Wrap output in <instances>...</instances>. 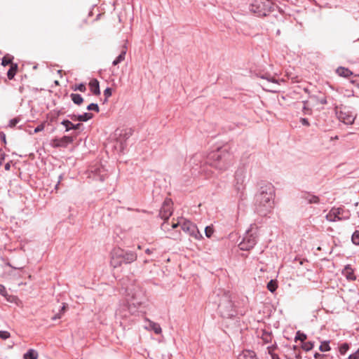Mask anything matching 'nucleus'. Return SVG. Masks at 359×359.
<instances>
[{
    "label": "nucleus",
    "mask_w": 359,
    "mask_h": 359,
    "mask_svg": "<svg viewBox=\"0 0 359 359\" xmlns=\"http://www.w3.org/2000/svg\"><path fill=\"white\" fill-rule=\"evenodd\" d=\"M153 250L147 248L146 250H145V252L148 255H150L151 253H152Z\"/></svg>",
    "instance_id": "nucleus-52"
},
{
    "label": "nucleus",
    "mask_w": 359,
    "mask_h": 359,
    "mask_svg": "<svg viewBox=\"0 0 359 359\" xmlns=\"http://www.w3.org/2000/svg\"><path fill=\"white\" fill-rule=\"evenodd\" d=\"M44 127H45L44 123H41V124L39 125V126H38L34 129V133H39V132H41V131L43 130Z\"/></svg>",
    "instance_id": "nucleus-41"
},
{
    "label": "nucleus",
    "mask_w": 359,
    "mask_h": 359,
    "mask_svg": "<svg viewBox=\"0 0 359 359\" xmlns=\"http://www.w3.org/2000/svg\"><path fill=\"white\" fill-rule=\"evenodd\" d=\"M238 359H258V358L255 351L245 349L238 355Z\"/></svg>",
    "instance_id": "nucleus-17"
},
{
    "label": "nucleus",
    "mask_w": 359,
    "mask_h": 359,
    "mask_svg": "<svg viewBox=\"0 0 359 359\" xmlns=\"http://www.w3.org/2000/svg\"><path fill=\"white\" fill-rule=\"evenodd\" d=\"M348 349L349 345L347 343H344L339 347V352L341 355H344Z\"/></svg>",
    "instance_id": "nucleus-33"
},
{
    "label": "nucleus",
    "mask_w": 359,
    "mask_h": 359,
    "mask_svg": "<svg viewBox=\"0 0 359 359\" xmlns=\"http://www.w3.org/2000/svg\"><path fill=\"white\" fill-rule=\"evenodd\" d=\"M178 225H179V224H178V223L173 224L172 225V229H175V228L177 227V226H178Z\"/></svg>",
    "instance_id": "nucleus-54"
},
{
    "label": "nucleus",
    "mask_w": 359,
    "mask_h": 359,
    "mask_svg": "<svg viewBox=\"0 0 359 359\" xmlns=\"http://www.w3.org/2000/svg\"><path fill=\"white\" fill-rule=\"evenodd\" d=\"M167 226H168V224L165 222L163 223L162 225H161L162 229L164 230V231H166L167 229H168Z\"/></svg>",
    "instance_id": "nucleus-50"
},
{
    "label": "nucleus",
    "mask_w": 359,
    "mask_h": 359,
    "mask_svg": "<svg viewBox=\"0 0 359 359\" xmlns=\"http://www.w3.org/2000/svg\"><path fill=\"white\" fill-rule=\"evenodd\" d=\"M0 294L4 297L7 295V292H6V287L3 285H1V284H0Z\"/></svg>",
    "instance_id": "nucleus-44"
},
{
    "label": "nucleus",
    "mask_w": 359,
    "mask_h": 359,
    "mask_svg": "<svg viewBox=\"0 0 359 359\" xmlns=\"http://www.w3.org/2000/svg\"><path fill=\"white\" fill-rule=\"evenodd\" d=\"M214 233V229L212 226H208L205 229V233L208 238H210Z\"/></svg>",
    "instance_id": "nucleus-31"
},
{
    "label": "nucleus",
    "mask_w": 359,
    "mask_h": 359,
    "mask_svg": "<svg viewBox=\"0 0 359 359\" xmlns=\"http://www.w3.org/2000/svg\"><path fill=\"white\" fill-rule=\"evenodd\" d=\"M39 354L38 352L33 349L30 348L29 349L24 355L23 358L24 359H38Z\"/></svg>",
    "instance_id": "nucleus-20"
},
{
    "label": "nucleus",
    "mask_w": 359,
    "mask_h": 359,
    "mask_svg": "<svg viewBox=\"0 0 359 359\" xmlns=\"http://www.w3.org/2000/svg\"><path fill=\"white\" fill-rule=\"evenodd\" d=\"M275 189L271 184H266L261 187L255 196L257 212L262 215H266L273 208Z\"/></svg>",
    "instance_id": "nucleus-1"
},
{
    "label": "nucleus",
    "mask_w": 359,
    "mask_h": 359,
    "mask_svg": "<svg viewBox=\"0 0 359 359\" xmlns=\"http://www.w3.org/2000/svg\"><path fill=\"white\" fill-rule=\"evenodd\" d=\"M61 124L65 127V128H66L65 130L67 132L72 129H74V130L79 129L80 126H81V123L74 124L69 120L62 121Z\"/></svg>",
    "instance_id": "nucleus-19"
},
{
    "label": "nucleus",
    "mask_w": 359,
    "mask_h": 359,
    "mask_svg": "<svg viewBox=\"0 0 359 359\" xmlns=\"http://www.w3.org/2000/svg\"><path fill=\"white\" fill-rule=\"evenodd\" d=\"M104 95L106 97L107 99L111 95V89L110 88H107L104 90Z\"/></svg>",
    "instance_id": "nucleus-42"
},
{
    "label": "nucleus",
    "mask_w": 359,
    "mask_h": 359,
    "mask_svg": "<svg viewBox=\"0 0 359 359\" xmlns=\"http://www.w3.org/2000/svg\"><path fill=\"white\" fill-rule=\"evenodd\" d=\"M267 348H268L269 353L271 355L272 359H279V357L278 355L272 353V351H273L272 346H269Z\"/></svg>",
    "instance_id": "nucleus-39"
},
{
    "label": "nucleus",
    "mask_w": 359,
    "mask_h": 359,
    "mask_svg": "<svg viewBox=\"0 0 359 359\" xmlns=\"http://www.w3.org/2000/svg\"><path fill=\"white\" fill-rule=\"evenodd\" d=\"M345 271H346V277L348 279L355 280V277L353 275L352 269L348 265L345 268Z\"/></svg>",
    "instance_id": "nucleus-27"
},
{
    "label": "nucleus",
    "mask_w": 359,
    "mask_h": 359,
    "mask_svg": "<svg viewBox=\"0 0 359 359\" xmlns=\"http://www.w3.org/2000/svg\"><path fill=\"white\" fill-rule=\"evenodd\" d=\"M335 111L339 121L346 125H351L353 123L356 116L346 107L339 108L336 106Z\"/></svg>",
    "instance_id": "nucleus-11"
},
{
    "label": "nucleus",
    "mask_w": 359,
    "mask_h": 359,
    "mask_svg": "<svg viewBox=\"0 0 359 359\" xmlns=\"http://www.w3.org/2000/svg\"><path fill=\"white\" fill-rule=\"evenodd\" d=\"M276 288H277V283L275 280H271L268 283L267 289L270 292H273L274 291H276Z\"/></svg>",
    "instance_id": "nucleus-26"
},
{
    "label": "nucleus",
    "mask_w": 359,
    "mask_h": 359,
    "mask_svg": "<svg viewBox=\"0 0 359 359\" xmlns=\"http://www.w3.org/2000/svg\"><path fill=\"white\" fill-rule=\"evenodd\" d=\"M351 213L349 210L344 208H332L326 215V219L330 222L337 221L347 220L350 218Z\"/></svg>",
    "instance_id": "nucleus-9"
},
{
    "label": "nucleus",
    "mask_w": 359,
    "mask_h": 359,
    "mask_svg": "<svg viewBox=\"0 0 359 359\" xmlns=\"http://www.w3.org/2000/svg\"><path fill=\"white\" fill-rule=\"evenodd\" d=\"M336 72L338 75L343 77H348L352 74V72L347 68L339 67L337 69Z\"/></svg>",
    "instance_id": "nucleus-21"
},
{
    "label": "nucleus",
    "mask_w": 359,
    "mask_h": 359,
    "mask_svg": "<svg viewBox=\"0 0 359 359\" xmlns=\"http://www.w3.org/2000/svg\"><path fill=\"white\" fill-rule=\"evenodd\" d=\"M65 309H66V306H65V304H63V306H62L60 312H64L65 311Z\"/></svg>",
    "instance_id": "nucleus-53"
},
{
    "label": "nucleus",
    "mask_w": 359,
    "mask_h": 359,
    "mask_svg": "<svg viewBox=\"0 0 359 359\" xmlns=\"http://www.w3.org/2000/svg\"><path fill=\"white\" fill-rule=\"evenodd\" d=\"M72 121H79V115L72 114L69 116Z\"/></svg>",
    "instance_id": "nucleus-47"
},
{
    "label": "nucleus",
    "mask_w": 359,
    "mask_h": 359,
    "mask_svg": "<svg viewBox=\"0 0 359 359\" xmlns=\"http://www.w3.org/2000/svg\"><path fill=\"white\" fill-rule=\"evenodd\" d=\"M18 69L17 64H11L10 69L7 72V76L9 79H13L16 74Z\"/></svg>",
    "instance_id": "nucleus-24"
},
{
    "label": "nucleus",
    "mask_w": 359,
    "mask_h": 359,
    "mask_svg": "<svg viewBox=\"0 0 359 359\" xmlns=\"http://www.w3.org/2000/svg\"><path fill=\"white\" fill-rule=\"evenodd\" d=\"M137 255L133 252H125L121 249H114L111 252L110 264L114 268L120 266L123 263L130 264L135 261Z\"/></svg>",
    "instance_id": "nucleus-5"
},
{
    "label": "nucleus",
    "mask_w": 359,
    "mask_h": 359,
    "mask_svg": "<svg viewBox=\"0 0 359 359\" xmlns=\"http://www.w3.org/2000/svg\"><path fill=\"white\" fill-rule=\"evenodd\" d=\"M73 138L70 136H63L60 139H55L53 141V145L55 147H65L69 144L72 143L73 142Z\"/></svg>",
    "instance_id": "nucleus-15"
},
{
    "label": "nucleus",
    "mask_w": 359,
    "mask_h": 359,
    "mask_svg": "<svg viewBox=\"0 0 359 359\" xmlns=\"http://www.w3.org/2000/svg\"><path fill=\"white\" fill-rule=\"evenodd\" d=\"M148 262H149V260H147V259H146V260H144V264H147V263H148Z\"/></svg>",
    "instance_id": "nucleus-56"
},
{
    "label": "nucleus",
    "mask_w": 359,
    "mask_h": 359,
    "mask_svg": "<svg viewBox=\"0 0 359 359\" xmlns=\"http://www.w3.org/2000/svg\"><path fill=\"white\" fill-rule=\"evenodd\" d=\"M126 54V47H124L123 49L121 50V53L119 54V55L113 61V65H117L122 61H123L125 60Z\"/></svg>",
    "instance_id": "nucleus-22"
},
{
    "label": "nucleus",
    "mask_w": 359,
    "mask_h": 359,
    "mask_svg": "<svg viewBox=\"0 0 359 359\" xmlns=\"http://www.w3.org/2000/svg\"><path fill=\"white\" fill-rule=\"evenodd\" d=\"M231 156L224 150H217L210 153L208 163L221 171L227 170L231 165Z\"/></svg>",
    "instance_id": "nucleus-3"
},
{
    "label": "nucleus",
    "mask_w": 359,
    "mask_h": 359,
    "mask_svg": "<svg viewBox=\"0 0 359 359\" xmlns=\"http://www.w3.org/2000/svg\"><path fill=\"white\" fill-rule=\"evenodd\" d=\"M61 318V314H60V313H57V314L55 315V316L52 318V320H55L59 319V318Z\"/></svg>",
    "instance_id": "nucleus-49"
},
{
    "label": "nucleus",
    "mask_w": 359,
    "mask_h": 359,
    "mask_svg": "<svg viewBox=\"0 0 359 359\" xmlns=\"http://www.w3.org/2000/svg\"><path fill=\"white\" fill-rule=\"evenodd\" d=\"M246 173L247 170L245 168H238L235 173L233 187L240 198L243 197V191L245 190Z\"/></svg>",
    "instance_id": "nucleus-10"
},
{
    "label": "nucleus",
    "mask_w": 359,
    "mask_h": 359,
    "mask_svg": "<svg viewBox=\"0 0 359 359\" xmlns=\"http://www.w3.org/2000/svg\"><path fill=\"white\" fill-rule=\"evenodd\" d=\"M93 117V114L91 113H84L83 114L79 115V121H88Z\"/></svg>",
    "instance_id": "nucleus-25"
},
{
    "label": "nucleus",
    "mask_w": 359,
    "mask_h": 359,
    "mask_svg": "<svg viewBox=\"0 0 359 359\" xmlns=\"http://www.w3.org/2000/svg\"><path fill=\"white\" fill-rule=\"evenodd\" d=\"M257 228L251 225L250 229L246 231L242 242L240 243L238 245L239 248L241 250H250L257 243Z\"/></svg>",
    "instance_id": "nucleus-6"
},
{
    "label": "nucleus",
    "mask_w": 359,
    "mask_h": 359,
    "mask_svg": "<svg viewBox=\"0 0 359 359\" xmlns=\"http://www.w3.org/2000/svg\"><path fill=\"white\" fill-rule=\"evenodd\" d=\"M306 339V335L304 333L300 332L298 331L297 332L295 340H300L301 341H304Z\"/></svg>",
    "instance_id": "nucleus-37"
},
{
    "label": "nucleus",
    "mask_w": 359,
    "mask_h": 359,
    "mask_svg": "<svg viewBox=\"0 0 359 359\" xmlns=\"http://www.w3.org/2000/svg\"><path fill=\"white\" fill-rule=\"evenodd\" d=\"M348 359H359V348L348 356Z\"/></svg>",
    "instance_id": "nucleus-40"
},
{
    "label": "nucleus",
    "mask_w": 359,
    "mask_h": 359,
    "mask_svg": "<svg viewBox=\"0 0 359 359\" xmlns=\"http://www.w3.org/2000/svg\"><path fill=\"white\" fill-rule=\"evenodd\" d=\"M146 322L147 324L144 325L146 330H152L156 334H160L162 332V329L158 323L148 319L146 320Z\"/></svg>",
    "instance_id": "nucleus-16"
},
{
    "label": "nucleus",
    "mask_w": 359,
    "mask_h": 359,
    "mask_svg": "<svg viewBox=\"0 0 359 359\" xmlns=\"http://www.w3.org/2000/svg\"><path fill=\"white\" fill-rule=\"evenodd\" d=\"M70 97L72 100V102L77 105H80L83 102V99L82 96L79 94L76 93H72L70 95Z\"/></svg>",
    "instance_id": "nucleus-23"
},
{
    "label": "nucleus",
    "mask_w": 359,
    "mask_h": 359,
    "mask_svg": "<svg viewBox=\"0 0 359 359\" xmlns=\"http://www.w3.org/2000/svg\"><path fill=\"white\" fill-rule=\"evenodd\" d=\"M319 349L322 352H325V351H330V345H329V342L328 341L323 342L321 344V345L320 346Z\"/></svg>",
    "instance_id": "nucleus-29"
},
{
    "label": "nucleus",
    "mask_w": 359,
    "mask_h": 359,
    "mask_svg": "<svg viewBox=\"0 0 359 359\" xmlns=\"http://www.w3.org/2000/svg\"><path fill=\"white\" fill-rule=\"evenodd\" d=\"M11 65L13 64L12 63V58L11 57H8L7 56H4L3 58H2V60H1V65L4 66V67H6L8 65Z\"/></svg>",
    "instance_id": "nucleus-35"
},
{
    "label": "nucleus",
    "mask_w": 359,
    "mask_h": 359,
    "mask_svg": "<svg viewBox=\"0 0 359 359\" xmlns=\"http://www.w3.org/2000/svg\"><path fill=\"white\" fill-rule=\"evenodd\" d=\"M281 82H284V80L276 79L270 74H266L261 76L259 84L265 90L275 93L279 90L278 87Z\"/></svg>",
    "instance_id": "nucleus-8"
},
{
    "label": "nucleus",
    "mask_w": 359,
    "mask_h": 359,
    "mask_svg": "<svg viewBox=\"0 0 359 359\" xmlns=\"http://www.w3.org/2000/svg\"><path fill=\"white\" fill-rule=\"evenodd\" d=\"M270 338L271 336L269 334L265 333L263 334L262 339L266 343H268L269 341Z\"/></svg>",
    "instance_id": "nucleus-45"
},
{
    "label": "nucleus",
    "mask_w": 359,
    "mask_h": 359,
    "mask_svg": "<svg viewBox=\"0 0 359 359\" xmlns=\"http://www.w3.org/2000/svg\"><path fill=\"white\" fill-rule=\"evenodd\" d=\"M306 200L309 203H318L319 202L318 197L314 195H308Z\"/></svg>",
    "instance_id": "nucleus-28"
},
{
    "label": "nucleus",
    "mask_w": 359,
    "mask_h": 359,
    "mask_svg": "<svg viewBox=\"0 0 359 359\" xmlns=\"http://www.w3.org/2000/svg\"><path fill=\"white\" fill-rule=\"evenodd\" d=\"M351 239L355 245H359V231H355L353 233Z\"/></svg>",
    "instance_id": "nucleus-32"
},
{
    "label": "nucleus",
    "mask_w": 359,
    "mask_h": 359,
    "mask_svg": "<svg viewBox=\"0 0 359 359\" xmlns=\"http://www.w3.org/2000/svg\"><path fill=\"white\" fill-rule=\"evenodd\" d=\"M182 229L185 233L197 240H200L203 238V236L198 229L197 226L190 221L184 222L182 224Z\"/></svg>",
    "instance_id": "nucleus-12"
},
{
    "label": "nucleus",
    "mask_w": 359,
    "mask_h": 359,
    "mask_svg": "<svg viewBox=\"0 0 359 359\" xmlns=\"http://www.w3.org/2000/svg\"><path fill=\"white\" fill-rule=\"evenodd\" d=\"M172 202L170 199H165L162 205L159 212V215L161 219L167 220L172 213Z\"/></svg>",
    "instance_id": "nucleus-13"
},
{
    "label": "nucleus",
    "mask_w": 359,
    "mask_h": 359,
    "mask_svg": "<svg viewBox=\"0 0 359 359\" xmlns=\"http://www.w3.org/2000/svg\"><path fill=\"white\" fill-rule=\"evenodd\" d=\"M313 346L314 344L313 342L307 341L302 344V348L306 351H309L313 348Z\"/></svg>",
    "instance_id": "nucleus-30"
},
{
    "label": "nucleus",
    "mask_w": 359,
    "mask_h": 359,
    "mask_svg": "<svg viewBox=\"0 0 359 359\" xmlns=\"http://www.w3.org/2000/svg\"><path fill=\"white\" fill-rule=\"evenodd\" d=\"M72 89L74 91L79 90V91H81V92H85L86 90V85L84 83H80L79 85H76V86L72 87Z\"/></svg>",
    "instance_id": "nucleus-34"
},
{
    "label": "nucleus",
    "mask_w": 359,
    "mask_h": 359,
    "mask_svg": "<svg viewBox=\"0 0 359 359\" xmlns=\"http://www.w3.org/2000/svg\"><path fill=\"white\" fill-rule=\"evenodd\" d=\"M143 299V292L140 288H134V292L132 290L128 292L126 298L128 306H124L123 309H119L116 311V314L126 318L128 316L127 313L122 311L125 307H128V313L131 314L135 313L137 309L142 304Z\"/></svg>",
    "instance_id": "nucleus-2"
},
{
    "label": "nucleus",
    "mask_w": 359,
    "mask_h": 359,
    "mask_svg": "<svg viewBox=\"0 0 359 359\" xmlns=\"http://www.w3.org/2000/svg\"><path fill=\"white\" fill-rule=\"evenodd\" d=\"M269 0H254L250 5V11L258 16H266L271 11Z\"/></svg>",
    "instance_id": "nucleus-7"
},
{
    "label": "nucleus",
    "mask_w": 359,
    "mask_h": 359,
    "mask_svg": "<svg viewBox=\"0 0 359 359\" xmlns=\"http://www.w3.org/2000/svg\"><path fill=\"white\" fill-rule=\"evenodd\" d=\"M4 160V154L2 151L0 149V165L2 163V161Z\"/></svg>",
    "instance_id": "nucleus-48"
},
{
    "label": "nucleus",
    "mask_w": 359,
    "mask_h": 359,
    "mask_svg": "<svg viewBox=\"0 0 359 359\" xmlns=\"http://www.w3.org/2000/svg\"><path fill=\"white\" fill-rule=\"evenodd\" d=\"M217 295L219 298L217 304L221 315L224 318H231L234 316L236 311H234L233 304L231 301L229 292L219 290Z\"/></svg>",
    "instance_id": "nucleus-4"
},
{
    "label": "nucleus",
    "mask_w": 359,
    "mask_h": 359,
    "mask_svg": "<svg viewBox=\"0 0 359 359\" xmlns=\"http://www.w3.org/2000/svg\"><path fill=\"white\" fill-rule=\"evenodd\" d=\"M11 168V165L9 163H7L6 165H5V170H9Z\"/></svg>",
    "instance_id": "nucleus-51"
},
{
    "label": "nucleus",
    "mask_w": 359,
    "mask_h": 359,
    "mask_svg": "<svg viewBox=\"0 0 359 359\" xmlns=\"http://www.w3.org/2000/svg\"><path fill=\"white\" fill-rule=\"evenodd\" d=\"M90 91L95 95L100 94V85L97 79H93L89 83Z\"/></svg>",
    "instance_id": "nucleus-18"
},
{
    "label": "nucleus",
    "mask_w": 359,
    "mask_h": 359,
    "mask_svg": "<svg viewBox=\"0 0 359 359\" xmlns=\"http://www.w3.org/2000/svg\"><path fill=\"white\" fill-rule=\"evenodd\" d=\"M126 134L120 133L118 137H116V141L112 145V148L117 152L121 153L123 151L126 147Z\"/></svg>",
    "instance_id": "nucleus-14"
},
{
    "label": "nucleus",
    "mask_w": 359,
    "mask_h": 359,
    "mask_svg": "<svg viewBox=\"0 0 359 359\" xmlns=\"http://www.w3.org/2000/svg\"><path fill=\"white\" fill-rule=\"evenodd\" d=\"M300 122L302 123V125L306 126H309L310 125L308 119L305 118H302L300 119Z\"/></svg>",
    "instance_id": "nucleus-46"
},
{
    "label": "nucleus",
    "mask_w": 359,
    "mask_h": 359,
    "mask_svg": "<svg viewBox=\"0 0 359 359\" xmlns=\"http://www.w3.org/2000/svg\"><path fill=\"white\" fill-rule=\"evenodd\" d=\"M320 103H321V104H326V103H327V100H326V99H323V100H320Z\"/></svg>",
    "instance_id": "nucleus-55"
},
{
    "label": "nucleus",
    "mask_w": 359,
    "mask_h": 359,
    "mask_svg": "<svg viewBox=\"0 0 359 359\" xmlns=\"http://www.w3.org/2000/svg\"><path fill=\"white\" fill-rule=\"evenodd\" d=\"M11 337L10 333L8 331L0 330V338L3 339H7Z\"/></svg>",
    "instance_id": "nucleus-38"
},
{
    "label": "nucleus",
    "mask_w": 359,
    "mask_h": 359,
    "mask_svg": "<svg viewBox=\"0 0 359 359\" xmlns=\"http://www.w3.org/2000/svg\"><path fill=\"white\" fill-rule=\"evenodd\" d=\"M87 109L89 111H95L96 112H99L100 109L97 104L91 103L87 107Z\"/></svg>",
    "instance_id": "nucleus-36"
},
{
    "label": "nucleus",
    "mask_w": 359,
    "mask_h": 359,
    "mask_svg": "<svg viewBox=\"0 0 359 359\" xmlns=\"http://www.w3.org/2000/svg\"><path fill=\"white\" fill-rule=\"evenodd\" d=\"M304 110L306 109V106L304 105V108H303Z\"/></svg>",
    "instance_id": "nucleus-57"
},
{
    "label": "nucleus",
    "mask_w": 359,
    "mask_h": 359,
    "mask_svg": "<svg viewBox=\"0 0 359 359\" xmlns=\"http://www.w3.org/2000/svg\"><path fill=\"white\" fill-rule=\"evenodd\" d=\"M19 120L18 118H13V119H11L10 121H9V124L8 126L11 128L13 127H15L16 126V124L18 123Z\"/></svg>",
    "instance_id": "nucleus-43"
}]
</instances>
